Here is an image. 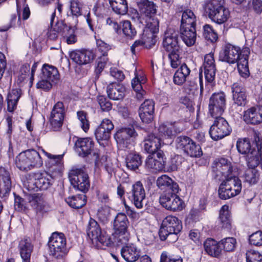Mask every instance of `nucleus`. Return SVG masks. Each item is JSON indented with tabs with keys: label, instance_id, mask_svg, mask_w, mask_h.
<instances>
[{
	"label": "nucleus",
	"instance_id": "nucleus-8",
	"mask_svg": "<svg viewBox=\"0 0 262 262\" xmlns=\"http://www.w3.org/2000/svg\"><path fill=\"white\" fill-rule=\"evenodd\" d=\"M176 148L191 157H200L203 152L200 146L187 136H180L176 141Z\"/></svg>",
	"mask_w": 262,
	"mask_h": 262
},
{
	"label": "nucleus",
	"instance_id": "nucleus-27",
	"mask_svg": "<svg viewBox=\"0 0 262 262\" xmlns=\"http://www.w3.org/2000/svg\"><path fill=\"white\" fill-rule=\"evenodd\" d=\"M27 200L36 212H46L48 207L42 194L40 193L30 194L27 196Z\"/></svg>",
	"mask_w": 262,
	"mask_h": 262
},
{
	"label": "nucleus",
	"instance_id": "nucleus-28",
	"mask_svg": "<svg viewBox=\"0 0 262 262\" xmlns=\"http://www.w3.org/2000/svg\"><path fill=\"white\" fill-rule=\"evenodd\" d=\"M157 186L161 190L168 192H178L179 186L169 177L166 174L158 178L156 181Z\"/></svg>",
	"mask_w": 262,
	"mask_h": 262
},
{
	"label": "nucleus",
	"instance_id": "nucleus-20",
	"mask_svg": "<svg viewBox=\"0 0 262 262\" xmlns=\"http://www.w3.org/2000/svg\"><path fill=\"white\" fill-rule=\"evenodd\" d=\"M70 57L75 63L82 66L92 62L95 58V55L92 50L82 49L71 52Z\"/></svg>",
	"mask_w": 262,
	"mask_h": 262
},
{
	"label": "nucleus",
	"instance_id": "nucleus-34",
	"mask_svg": "<svg viewBox=\"0 0 262 262\" xmlns=\"http://www.w3.org/2000/svg\"><path fill=\"white\" fill-rule=\"evenodd\" d=\"M161 145V139L154 134H150L144 140V148L147 152L153 154Z\"/></svg>",
	"mask_w": 262,
	"mask_h": 262
},
{
	"label": "nucleus",
	"instance_id": "nucleus-46",
	"mask_svg": "<svg viewBox=\"0 0 262 262\" xmlns=\"http://www.w3.org/2000/svg\"><path fill=\"white\" fill-rule=\"evenodd\" d=\"M219 219L223 228L230 229L231 227L230 214L229 206L225 205L222 206L220 211Z\"/></svg>",
	"mask_w": 262,
	"mask_h": 262
},
{
	"label": "nucleus",
	"instance_id": "nucleus-13",
	"mask_svg": "<svg viewBox=\"0 0 262 262\" xmlns=\"http://www.w3.org/2000/svg\"><path fill=\"white\" fill-rule=\"evenodd\" d=\"M87 234L92 241L99 242L105 246L111 243L110 238L105 232H102L98 223L94 219L89 221Z\"/></svg>",
	"mask_w": 262,
	"mask_h": 262
},
{
	"label": "nucleus",
	"instance_id": "nucleus-43",
	"mask_svg": "<svg viewBox=\"0 0 262 262\" xmlns=\"http://www.w3.org/2000/svg\"><path fill=\"white\" fill-rule=\"evenodd\" d=\"M41 76L54 82L59 79V74L56 68L45 64L42 68Z\"/></svg>",
	"mask_w": 262,
	"mask_h": 262
},
{
	"label": "nucleus",
	"instance_id": "nucleus-3",
	"mask_svg": "<svg viewBox=\"0 0 262 262\" xmlns=\"http://www.w3.org/2000/svg\"><path fill=\"white\" fill-rule=\"evenodd\" d=\"M182 229L181 221L176 216L169 215L162 221L159 230V236L162 241L169 237L172 241L178 239V234Z\"/></svg>",
	"mask_w": 262,
	"mask_h": 262
},
{
	"label": "nucleus",
	"instance_id": "nucleus-2",
	"mask_svg": "<svg viewBox=\"0 0 262 262\" xmlns=\"http://www.w3.org/2000/svg\"><path fill=\"white\" fill-rule=\"evenodd\" d=\"M16 167L22 171H27L35 167H40L42 161L39 153L35 150H27L20 152L15 159Z\"/></svg>",
	"mask_w": 262,
	"mask_h": 262
},
{
	"label": "nucleus",
	"instance_id": "nucleus-17",
	"mask_svg": "<svg viewBox=\"0 0 262 262\" xmlns=\"http://www.w3.org/2000/svg\"><path fill=\"white\" fill-rule=\"evenodd\" d=\"M159 23L157 19H153L152 22L148 23L143 30L142 39L147 48H150L155 43V34L159 31Z\"/></svg>",
	"mask_w": 262,
	"mask_h": 262
},
{
	"label": "nucleus",
	"instance_id": "nucleus-50",
	"mask_svg": "<svg viewBox=\"0 0 262 262\" xmlns=\"http://www.w3.org/2000/svg\"><path fill=\"white\" fill-rule=\"evenodd\" d=\"M164 162L158 161L151 156H148L145 161V167L149 170L162 171L164 168Z\"/></svg>",
	"mask_w": 262,
	"mask_h": 262
},
{
	"label": "nucleus",
	"instance_id": "nucleus-60",
	"mask_svg": "<svg viewBox=\"0 0 262 262\" xmlns=\"http://www.w3.org/2000/svg\"><path fill=\"white\" fill-rule=\"evenodd\" d=\"M77 117L80 124V125L83 131L86 132L90 128V123L86 117V114L84 111H78Z\"/></svg>",
	"mask_w": 262,
	"mask_h": 262
},
{
	"label": "nucleus",
	"instance_id": "nucleus-12",
	"mask_svg": "<svg viewBox=\"0 0 262 262\" xmlns=\"http://www.w3.org/2000/svg\"><path fill=\"white\" fill-rule=\"evenodd\" d=\"M137 136L134 127H123L117 131L114 138L120 147L129 148Z\"/></svg>",
	"mask_w": 262,
	"mask_h": 262
},
{
	"label": "nucleus",
	"instance_id": "nucleus-35",
	"mask_svg": "<svg viewBox=\"0 0 262 262\" xmlns=\"http://www.w3.org/2000/svg\"><path fill=\"white\" fill-rule=\"evenodd\" d=\"M180 36L183 41L188 47L194 45L196 39L195 28H180Z\"/></svg>",
	"mask_w": 262,
	"mask_h": 262
},
{
	"label": "nucleus",
	"instance_id": "nucleus-9",
	"mask_svg": "<svg viewBox=\"0 0 262 262\" xmlns=\"http://www.w3.org/2000/svg\"><path fill=\"white\" fill-rule=\"evenodd\" d=\"M213 117L215 118V120L209 130L211 138L213 140L217 141L229 135L231 131V128L227 121L221 116Z\"/></svg>",
	"mask_w": 262,
	"mask_h": 262
},
{
	"label": "nucleus",
	"instance_id": "nucleus-57",
	"mask_svg": "<svg viewBox=\"0 0 262 262\" xmlns=\"http://www.w3.org/2000/svg\"><path fill=\"white\" fill-rule=\"evenodd\" d=\"M181 50L178 52H168V57L170 61L171 67L173 69L177 68L179 66H181V60L180 57V54Z\"/></svg>",
	"mask_w": 262,
	"mask_h": 262
},
{
	"label": "nucleus",
	"instance_id": "nucleus-29",
	"mask_svg": "<svg viewBox=\"0 0 262 262\" xmlns=\"http://www.w3.org/2000/svg\"><path fill=\"white\" fill-rule=\"evenodd\" d=\"M137 4L141 15L150 18L157 12L158 6L152 1L140 0L137 3Z\"/></svg>",
	"mask_w": 262,
	"mask_h": 262
},
{
	"label": "nucleus",
	"instance_id": "nucleus-6",
	"mask_svg": "<svg viewBox=\"0 0 262 262\" xmlns=\"http://www.w3.org/2000/svg\"><path fill=\"white\" fill-rule=\"evenodd\" d=\"M69 178L75 189L83 193L88 191L90 181L85 168L72 167L69 172Z\"/></svg>",
	"mask_w": 262,
	"mask_h": 262
},
{
	"label": "nucleus",
	"instance_id": "nucleus-38",
	"mask_svg": "<svg viewBox=\"0 0 262 262\" xmlns=\"http://www.w3.org/2000/svg\"><path fill=\"white\" fill-rule=\"evenodd\" d=\"M196 21L194 13L191 10L187 9L182 13L180 28H195Z\"/></svg>",
	"mask_w": 262,
	"mask_h": 262
},
{
	"label": "nucleus",
	"instance_id": "nucleus-41",
	"mask_svg": "<svg viewBox=\"0 0 262 262\" xmlns=\"http://www.w3.org/2000/svg\"><path fill=\"white\" fill-rule=\"evenodd\" d=\"M19 248L23 262H30L33 246L30 240L25 239L19 242Z\"/></svg>",
	"mask_w": 262,
	"mask_h": 262
},
{
	"label": "nucleus",
	"instance_id": "nucleus-56",
	"mask_svg": "<svg viewBox=\"0 0 262 262\" xmlns=\"http://www.w3.org/2000/svg\"><path fill=\"white\" fill-rule=\"evenodd\" d=\"M82 5L77 1L72 0L69 5V11H67L68 16H75L78 17L81 15Z\"/></svg>",
	"mask_w": 262,
	"mask_h": 262
},
{
	"label": "nucleus",
	"instance_id": "nucleus-14",
	"mask_svg": "<svg viewBox=\"0 0 262 262\" xmlns=\"http://www.w3.org/2000/svg\"><path fill=\"white\" fill-rule=\"evenodd\" d=\"M201 69V72L200 73L199 81L200 85V91L201 93H202L203 88V80L201 74L203 72V70L204 71L205 78L208 82H211L214 79L216 68L213 54L209 53L205 56L204 62Z\"/></svg>",
	"mask_w": 262,
	"mask_h": 262
},
{
	"label": "nucleus",
	"instance_id": "nucleus-10",
	"mask_svg": "<svg viewBox=\"0 0 262 262\" xmlns=\"http://www.w3.org/2000/svg\"><path fill=\"white\" fill-rule=\"evenodd\" d=\"M48 245L50 255L57 258L62 257L66 251V240L63 234L53 233Z\"/></svg>",
	"mask_w": 262,
	"mask_h": 262
},
{
	"label": "nucleus",
	"instance_id": "nucleus-63",
	"mask_svg": "<svg viewBox=\"0 0 262 262\" xmlns=\"http://www.w3.org/2000/svg\"><path fill=\"white\" fill-rule=\"evenodd\" d=\"M160 262H183V259L180 256L174 257L166 251H163L161 255Z\"/></svg>",
	"mask_w": 262,
	"mask_h": 262
},
{
	"label": "nucleus",
	"instance_id": "nucleus-61",
	"mask_svg": "<svg viewBox=\"0 0 262 262\" xmlns=\"http://www.w3.org/2000/svg\"><path fill=\"white\" fill-rule=\"evenodd\" d=\"M97 101L103 112H108L112 108V103L104 96H98Z\"/></svg>",
	"mask_w": 262,
	"mask_h": 262
},
{
	"label": "nucleus",
	"instance_id": "nucleus-42",
	"mask_svg": "<svg viewBox=\"0 0 262 262\" xmlns=\"http://www.w3.org/2000/svg\"><path fill=\"white\" fill-rule=\"evenodd\" d=\"M223 0H210L204 6L205 13L211 19L223 6Z\"/></svg>",
	"mask_w": 262,
	"mask_h": 262
},
{
	"label": "nucleus",
	"instance_id": "nucleus-22",
	"mask_svg": "<svg viewBox=\"0 0 262 262\" xmlns=\"http://www.w3.org/2000/svg\"><path fill=\"white\" fill-rule=\"evenodd\" d=\"M129 198L131 199L135 206L139 209L143 206V201L145 198V192L142 183L138 181L132 186Z\"/></svg>",
	"mask_w": 262,
	"mask_h": 262
},
{
	"label": "nucleus",
	"instance_id": "nucleus-30",
	"mask_svg": "<svg viewBox=\"0 0 262 262\" xmlns=\"http://www.w3.org/2000/svg\"><path fill=\"white\" fill-rule=\"evenodd\" d=\"M75 146L79 155L84 157L91 153L94 147V142L89 138L78 139L75 143Z\"/></svg>",
	"mask_w": 262,
	"mask_h": 262
},
{
	"label": "nucleus",
	"instance_id": "nucleus-52",
	"mask_svg": "<svg viewBox=\"0 0 262 262\" xmlns=\"http://www.w3.org/2000/svg\"><path fill=\"white\" fill-rule=\"evenodd\" d=\"M249 168L247 169L244 174V178L246 182L250 184H256L259 180V174L258 171L254 167L249 166Z\"/></svg>",
	"mask_w": 262,
	"mask_h": 262
},
{
	"label": "nucleus",
	"instance_id": "nucleus-15",
	"mask_svg": "<svg viewBox=\"0 0 262 262\" xmlns=\"http://www.w3.org/2000/svg\"><path fill=\"white\" fill-rule=\"evenodd\" d=\"M178 192H168L162 194L159 199L160 204L169 210L177 211L183 209L184 203L176 193Z\"/></svg>",
	"mask_w": 262,
	"mask_h": 262
},
{
	"label": "nucleus",
	"instance_id": "nucleus-36",
	"mask_svg": "<svg viewBox=\"0 0 262 262\" xmlns=\"http://www.w3.org/2000/svg\"><path fill=\"white\" fill-rule=\"evenodd\" d=\"M21 94V91L18 88L12 89L9 92L7 98L8 111L12 112L16 109Z\"/></svg>",
	"mask_w": 262,
	"mask_h": 262
},
{
	"label": "nucleus",
	"instance_id": "nucleus-33",
	"mask_svg": "<svg viewBox=\"0 0 262 262\" xmlns=\"http://www.w3.org/2000/svg\"><path fill=\"white\" fill-rule=\"evenodd\" d=\"M43 152L49 159L48 164L50 170L56 173H60L63 167V155H53L46 151Z\"/></svg>",
	"mask_w": 262,
	"mask_h": 262
},
{
	"label": "nucleus",
	"instance_id": "nucleus-23",
	"mask_svg": "<svg viewBox=\"0 0 262 262\" xmlns=\"http://www.w3.org/2000/svg\"><path fill=\"white\" fill-rule=\"evenodd\" d=\"M232 92L234 103L238 106H244L247 103V96L244 83L241 80L232 84Z\"/></svg>",
	"mask_w": 262,
	"mask_h": 262
},
{
	"label": "nucleus",
	"instance_id": "nucleus-7",
	"mask_svg": "<svg viewBox=\"0 0 262 262\" xmlns=\"http://www.w3.org/2000/svg\"><path fill=\"white\" fill-rule=\"evenodd\" d=\"M27 183L28 189H39L40 190L47 189L52 184L53 178L48 173L40 172H32L27 177Z\"/></svg>",
	"mask_w": 262,
	"mask_h": 262
},
{
	"label": "nucleus",
	"instance_id": "nucleus-5",
	"mask_svg": "<svg viewBox=\"0 0 262 262\" xmlns=\"http://www.w3.org/2000/svg\"><path fill=\"white\" fill-rule=\"evenodd\" d=\"M242 190L241 181L236 177L231 176L220 184L218 190L220 198L227 200L238 195Z\"/></svg>",
	"mask_w": 262,
	"mask_h": 262
},
{
	"label": "nucleus",
	"instance_id": "nucleus-64",
	"mask_svg": "<svg viewBox=\"0 0 262 262\" xmlns=\"http://www.w3.org/2000/svg\"><path fill=\"white\" fill-rule=\"evenodd\" d=\"M53 82L54 81L40 76V80L36 84V88L44 91H49L52 87Z\"/></svg>",
	"mask_w": 262,
	"mask_h": 262
},
{
	"label": "nucleus",
	"instance_id": "nucleus-26",
	"mask_svg": "<svg viewBox=\"0 0 262 262\" xmlns=\"http://www.w3.org/2000/svg\"><path fill=\"white\" fill-rule=\"evenodd\" d=\"M12 183L9 172L0 168V198L6 197L10 192Z\"/></svg>",
	"mask_w": 262,
	"mask_h": 262
},
{
	"label": "nucleus",
	"instance_id": "nucleus-51",
	"mask_svg": "<svg viewBox=\"0 0 262 262\" xmlns=\"http://www.w3.org/2000/svg\"><path fill=\"white\" fill-rule=\"evenodd\" d=\"M238 71L241 76L244 78L249 76L248 57L241 56L237 61Z\"/></svg>",
	"mask_w": 262,
	"mask_h": 262
},
{
	"label": "nucleus",
	"instance_id": "nucleus-55",
	"mask_svg": "<svg viewBox=\"0 0 262 262\" xmlns=\"http://www.w3.org/2000/svg\"><path fill=\"white\" fill-rule=\"evenodd\" d=\"M122 30L125 37L129 39L134 38L137 34L136 29L133 27L129 20L122 22Z\"/></svg>",
	"mask_w": 262,
	"mask_h": 262
},
{
	"label": "nucleus",
	"instance_id": "nucleus-62",
	"mask_svg": "<svg viewBox=\"0 0 262 262\" xmlns=\"http://www.w3.org/2000/svg\"><path fill=\"white\" fill-rule=\"evenodd\" d=\"M249 242L256 246H262V231H257L249 236Z\"/></svg>",
	"mask_w": 262,
	"mask_h": 262
},
{
	"label": "nucleus",
	"instance_id": "nucleus-58",
	"mask_svg": "<svg viewBox=\"0 0 262 262\" xmlns=\"http://www.w3.org/2000/svg\"><path fill=\"white\" fill-rule=\"evenodd\" d=\"M111 134V132L99 126L96 128L95 133L96 139L99 143L100 141H107L110 138Z\"/></svg>",
	"mask_w": 262,
	"mask_h": 262
},
{
	"label": "nucleus",
	"instance_id": "nucleus-19",
	"mask_svg": "<svg viewBox=\"0 0 262 262\" xmlns=\"http://www.w3.org/2000/svg\"><path fill=\"white\" fill-rule=\"evenodd\" d=\"M212 169L217 177L222 176L227 178L232 176L233 166L231 161L227 159L221 158L214 161Z\"/></svg>",
	"mask_w": 262,
	"mask_h": 262
},
{
	"label": "nucleus",
	"instance_id": "nucleus-32",
	"mask_svg": "<svg viewBox=\"0 0 262 262\" xmlns=\"http://www.w3.org/2000/svg\"><path fill=\"white\" fill-rule=\"evenodd\" d=\"M243 119L247 124H257L262 122V111L254 107L244 112Z\"/></svg>",
	"mask_w": 262,
	"mask_h": 262
},
{
	"label": "nucleus",
	"instance_id": "nucleus-39",
	"mask_svg": "<svg viewBox=\"0 0 262 262\" xmlns=\"http://www.w3.org/2000/svg\"><path fill=\"white\" fill-rule=\"evenodd\" d=\"M204 247L205 251L210 256L218 257L222 252L219 243L212 238L207 239L204 243Z\"/></svg>",
	"mask_w": 262,
	"mask_h": 262
},
{
	"label": "nucleus",
	"instance_id": "nucleus-18",
	"mask_svg": "<svg viewBox=\"0 0 262 262\" xmlns=\"http://www.w3.org/2000/svg\"><path fill=\"white\" fill-rule=\"evenodd\" d=\"M240 48L231 44H227L220 53V60L229 64L237 62L240 56Z\"/></svg>",
	"mask_w": 262,
	"mask_h": 262
},
{
	"label": "nucleus",
	"instance_id": "nucleus-16",
	"mask_svg": "<svg viewBox=\"0 0 262 262\" xmlns=\"http://www.w3.org/2000/svg\"><path fill=\"white\" fill-rule=\"evenodd\" d=\"M64 117V105L62 102L59 101L54 105L49 118L50 123L53 130L58 131L61 129Z\"/></svg>",
	"mask_w": 262,
	"mask_h": 262
},
{
	"label": "nucleus",
	"instance_id": "nucleus-4",
	"mask_svg": "<svg viewBox=\"0 0 262 262\" xmlns=\"http://www.w3.org/2000/svg\"><path fill=\"white\" fill-rule=\"evenodd\" d=\"M129 222L126 215L123 213H119L114 220V232L113 236L115 242L126 244L130 238L128 230Z\"/></svg>",
	"mask_w": 262,
	"mask_h": 262
},
{
	"label": "nucleus",
	"instance_id": "nucleus-53",
	"mask_svg": "<svg viewBox=\"0 0 262 262\" xmlns=\"http://www.w3.org/2000/svg\"><path fill=\"white\" fill-rule=\"evenodd\" d=\"M229 15V11L223 6L211 19L216 23L221 24L227 20Z\"/></svg>",
	"mask_w": 262,
	"mask_h": 262
},
{
	"label": "nucleus",
	"instance_id": "nucleus-48",
	"mask_svg": "<svg viewBox=\"0 0 262 262\" xmlns=\"http://www.w3.org/2000/svg\"><path fill=\"white\" fill-rule=\"evenodd\" d=\"M94 157H95V162L96 165H99L101 164L104 166L106 171L109 173L111 174L113 171L114 168L113 165L110 159L108 158L107 156H103L101 157L99 160V154L96 152H94L93 154Z\"/></svg>",
	"mask_w": 262,
	"mask_h": 262
},
{
	"label": "nucleus",
	"instance_id": "nucleus-47",
	"mask_svg": "<svg viewBox=\"0 0 262 262\" xmlns=\"http://www.w3.org/2000/svg\"><path fill=\"white\" fill-rule=\"evenodd\" d=\"M109 2L116 13L124 15L127 13L128 6L126 0H109Z\"/></svg>",
	"mask_w": 262,
	"mask_h": 262
},
{
	"label": "nucleus",
	"instance_id": "nucleus-59",
	"mask_svg": "<svg viewBox=\"0 0 262 262\" xmlns=\"http://www.w3.org/2000/svg\"><path fill=\"white\" fill-rule=\"evenodd\" d=\"M220 243L223 245L225 251L230 252L234 250L236 241L233 237H226L221 240Z\"/></svg>",
	"mask_w": 262,
	"mask_h": 262
},
{
	"label": "nucleus",
	"instance_id": "nucleus-21",
	"mask_svg": "<svg viewBox=\"0 0 262 262\" xmlns=\"http://www.w3.org/2000/svg\"><path fill=\"white\" fill-rule=\"evenodd\" d=\"M154 101L151 99H147L141 104L139 108V117L143 122L149 123L154 119Z\"/></svg>",
	"mask_w": 262,
	"mask_h": 262
},
{
	"label": "nucleus",
	"instance_id": "nucleus-40",
	"mask_svg": "<svg viewBox=\"0 0 262 262\" xmlns=\"http://www.w3.org/2000/svg\"><path fill=\"white\" fill-rule=\"evenodd\" d=\"M125 163L128 169L135 171L142 163V157L137 152H131L126 156Z\"/></svg>",
	"mask_w": 262,
	"mask_h": 262
},
{
	"label": "nucleus",
	"instance_id": "nucleus-1",
	"mask_svg": "<svg viewBox=\"0 0 262 262\" xmlns=\"http://www.w3.org/2000/svg\"><path fill=\"white\" fill-rule=\"evenodd\" d=\"M254 142L256 148L252 147L249 139H239L236 142L238 151L246 156L248 166L257 167L261 160V141L258 136H255Z\"/></svg>",
	"mask_w": 262,
	"mask_h": 262
},
{
	"label": "nucleus",
	"instance_id": "nucleus-45",
	"mask_svg": "<svg viewBox=\"0 0 262 262\" xmlns=\"http://www.w3.org/2000/svg\"><path fill=\"white\" fill-rule=\"evenodd\" d=\"M66 201L71 207L79 209L85 205L86 198L84 194H79L69 197L66 199Z\"/></svg>",
	"mask_w": 262,
	"mask_h": 262
},
{
	"label": "nucleus",
	"instance_id": "nucleus-49",
	"mask_svg": "<svg viewBox=\"0 0 262 262\" xmlns=\"http://www.w3.org/2000/svg\"><path fill=\"white\" fill-rule=\"evenodd\" d=\"M158 130L160 136L165 139L172 138L177 132L173 124H162L159 126Z\"/></svg>",
	"mask_w": 262,
	"mask_h": 262
},
{
	"label": "nucleus",
	"instance_id": "nucleus-24",
	"mask_svg": "<svg viewBox=\"0 0 262 262\" xmlns=\"http://www.w3.org/2000/svg\"><path fill=\"white\" fill-rule=\"evenodd\" d=\"M163 47L167 52H178L181 50L178 42V34L170 30L165 34L163 39Z\"/></svg>",
	"mask_w": 262,
	"mask_h": 262
},
{
	"label": "nucleus",
	"instance_id": "nucleus-25",
	"mask_svg": "<svg viewBox=\"0 0 262 262\" xmlns=\"http://www.w3.org/2000/svg\"><path fill=\"white\" fill-rule=\"evenodd\" d=\"M121 254L127 262H135L140 256L141 250L135 244H128L123 246Z\"/></svg>",
	"mask_w": 262,
	"mask_h": 262
},
{
	"label": "nucleus",
	"instance_id": "nucleus-31",
	"mask_svg": "<svg viewBox=\"0 0 262 262\" xmlns=\"http://www.w3.org/2000/svg\"><path fill=\"white\" fill-rule=\"evenodd\" d=\"M125 91L124 86L116 82L110 83L106 89L108 97L114 100H119L123 99L125 95Z\"/></svg>",
	"mask_w": 262,
	"mask_h": 262
},
{
	"label": "nucleus",
	"instance_id": "nucleus-37",
	"mask_svg": "<svg viewBox=\"0 0 262 262\" xmlns=\"http://www.w3.org/2000/svg\"><path fill=\"white\" fill-rule=\"evenodd\" d=\"M190 73V70L185 63H183L176 72L173 77L174 84L182 85L187 80Z\"/></svg>",
	"mask_w": 262,
	"mask_h": 262
},
{
	"label": "nucleus",
	"instance_id": "nucleus-54",
	"mask_svg": "<svg viewBox=\"0 0 262 262\" xmlns=\"http://www.w3.org/2000/svg\"><path fill=\"white\" fill-rule=\"evenodd\" d=\"M203 30V36L206 40L210 42H214L217 40V34L210 25H204Z\"/></svg>",
	"mask_w": 262,
	"mask_h": 262
},
{
	"label": "nucleus",
	"instance_id": "nucleus-11",
	"mask_svg": "<svg viewBox=\"0 0 262 262\" xmlns=\"http://www.w3.org/2000/svg\"><path fill=\"white\" fill-rule=\"evenodd\" d=\"M226 97L223 92L213 93L209 99V112L212 117L221 116L226 107Z\"/></svg>",
	"mask_w": 262,
	"mask_h": 262
},
{
	"label": "nucleus",
	"instance_id": "nucleus-44",
	"mask_svg": "<svg viewBox=\"0 0 262 262\" xmlns=\"http://www.w3.org/2000/svg\"><path fill=\"white\" fill-rule=\"evenodd\" d=\"M145 82V78L143 76H140L139 78L138 75L132 81V86L134 90L136 93V97L138 100H141L145 94V92L143 90L142 84Z\"/></svg>",
	"mask_w": 262,
	"mask_h": 262
}]
</instances>
